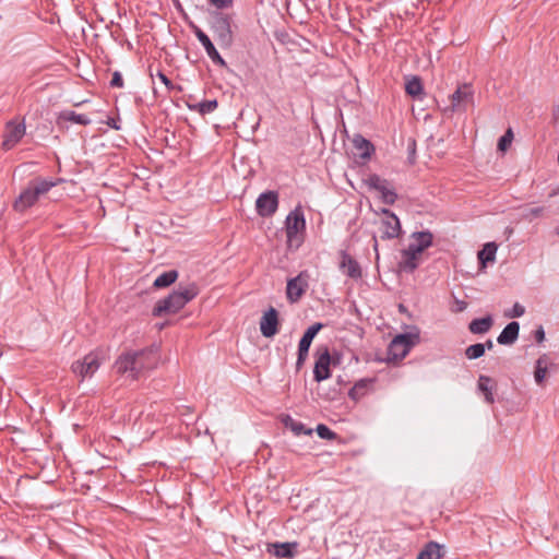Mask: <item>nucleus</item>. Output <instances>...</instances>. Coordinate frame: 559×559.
Here are the masks:
<instances>
[{
    "mask_svg": "<svg viewBox=\"0 0 559 559\" xmlns=\"http://www.w3.org/2000/svg\"><path fill=\"white\" fill-rule=\"evenodd\" d=\"M298 544L293 543H269L266 550L276 558L292 559L297 554Z\"/></svg>",
    "mask_w": 559,
    "mask_h": 559,
    "instance_id": "nucleus-14",
    "label": "nucleus"
},
{
    "mask_svg": "<svg viewBox=\"0 0 559 559\" xmlns=\"http://www.w3.org/2000/svg\"><path fill=\"white\" fill-rule=\"evenodd\" d=\"M481 344H483V345H486V346H485V350H486V349H489V350H490V349H492V348H493V342H492L490 338H489V340H487L485 343H481Z\"/></svg>",
    "mask_w": 559,
    "mask_h": 559,
    "instance_id": "nucleus-50",
    "label": "nucleus"
},
{
    "mask_svg": "<svg viewBox=\"0 0 559 559\" xmlns=\"http://www.w3.org/2000/svg\"><path fill=\"white\" fill-rule=\"evenodd\" d=\"M452 296L454 299V307L451 308V311L455 313L463 312L467 308V301L459 299L454 294H452Z\"/></svg>",
    "mask_w": 559,
    "mask_h": 559,
    "instance_id": "nucleus-40",
    "label": "nucleus"
},
{
    "mask_svg": "<svg viewBox=\"0 0 559 559\" xmlns=\"http://www.w3.org/2000/svg\"><path fill=\"white\" fill-rule=\"evenodd\" d=\"M25 131L26 127L23 121L11 120L7 122L2 136V148L10 151L15 147L25 135Z\"/></svg>",
    "mask_w": 559,
    "mask_h": 559,
    "instance_id": "nucleus-8",
    "label": "nucleus"
},
{
    "mask_svg": "<svg viewBox=\"0 0 559 559\" xmlns=\"http://www.w3.org/2000/svg\"><path fill=\"white\" fill-rule=\"evenodd\" d=\"M154 283V286L157 287V288H162V287H167L169 286L170 284H173L174 282H153Z\"/></svg>",
    "mask_w": 559,
    "mask_h": 559,
    "instance_id": "nucleus-49",
    "label": "nucleus"
},
{
    "mask_svg": "<svg viewBox=\"0 0 559 559\" xmlns=\"http://www.w3.org/2000/svg\"><path fill=\"white\" fill-rule=\"evenodd\" d=\"M493 324V319L490 314L484 318H477L469 322L468 330L473 334H485Z\"/></svg>",
    "mask_w": 559,
    "mask_h": 559,
    "instance_id": "nucleus-23",
    "label": "nucleus"
},
{
    "mask_svg": "<svg viewBox=\"0 0 559 559\" xmlns=\"http://www.w3.org/2000/svg\"><path fill=\"white\" fill-rule=\"evenodd\" d=\"M535 338L538 343L543 342L544 338H545V331L543 329V326H539L536 331H535Z\"/></svg>",
    "mask_w": 559,
    "mask_h": 559,
    "instance_id": "nucleus-47",
    "label": "nucleus"
},
{
    "mask_svg": "<svg viewBox=\"0 0 559 559\" xmlns=\"http://www.w3.org/2000/svg\"><path fill=\"white\" fill-rule=\"evenodd\" d=\"M352 144V154L356 163L365 164L371 158V155L374 152V147L370 141L357 134L353 138Z\"/></svg>",
    "mask_w": 559,
    "mask_h": 559,
    "instance_id": "nucleus-10",
    "label": "nucleus"
},
{
    "mask_svg": "<svg viewBox=\"0 0 559 559\" xmlns=\"http://www.w3.org/2000/svg\"><path fill=\"white\" fill-rule=\"evenodd\" d=\"M389 182L382 178H380L379 176L377 175H370L369 177H367L365 179V185L370 189V190H374L376 192H380L381 190L384 189V187L388 185Z\"/></svg>",
    "mask_w": 559,
    "mask_h": 559,
    "instance_id": "nucleus-29",
    "label": "nucleus"
},
{
    "mask_svg": "<svg viewBox=\"0 0 559 559\" xmlns=\"http://www.w3.org/2000/svg\"><path fill=\"white\" fill-rule=\"evenodd\" d=\"M280 319L275 308L270 307L261 317L260 331L264 337H273L278 332Z\"/></svg>",
    "mask_w": 559,
    "mask_h": 559,
    "instance_id": "nucleus-11",
    "label": "nucleus"
},
{
    "mask_svg": "<svg viewBox=\"0 0 559 559\" xmlns=\"http://www.w3.org/2000/svg\"><path fill=\"white\" fill-rule=\"evenodd\" d=\"M308 357V353L298 350L297 361H296V369L299 370L302 365L305 364L306 359Z\"/></svg>",
    "mask_w": 559,
    "mask_h": 559,
    "instance_id": "nucleus-43",
    "label": "nucleus"
},
{
    "mask_svg": "<svg viewBox=\"0 0 559 559\" xmlns=\"http://www.w3.org/2000/svg\"><path fill=\"white\" fill-rule=\"evenodd\" d=\"M441 557V547L435 542H429L418 554L417 559H440Z\"/></svg>",
    "mask_w": 559,
    "mask_h": 559,
    "instance_id": "nucleus-26",
    "label": "nucleus"
},
{
    "mask_svg": "<svg viewBox=\"0 0 559 559\" xmlns=\"http://www.w3.org/2000/svg\"><path fill=\"white\" fill-rule=\"evenodd\" d=\"M331 361L330 350L326 346L317 349L313 367V379L316 382H322L331 377Z\"/></svg>",
    "mask_w": 559,
    "mask_h": 559,
    "instance_id": "nucleus-9",
    "label": "nucleus"
},
{
    "mask_svg": "<svg viewBox=\"0 0 559 559\" xmlns=\"http://www.w3.org/2000/svg\"><path fill=\"white\" fill-rule=\"evenodd\" d=\"M421 254L415 253L414 250L407 247L402 253L399 266L402 271H413L419 263Z\"/></svg>",
    "mask_w": 559,
    "mask_h": 559,
    "instance_id": "nucleus-19",
    "label": "nucleus"
},
{
    "mask_svg": "<svg viewBox=\"0 0 559 559\" xmlns=\"http://www.w3.org/2000/svg\"><path fill=\"white\" fill-rule=\"evenodd\" d=\"M178 276L179 274L176 270H170L158 274L155 280H177Z\"/></svg>",
    "mask_w": 559,
    "mask_h": 559,
    "instance_id": "nucleus-42",
    "label": "nucleus"
},
{
    "mask_svg": "<svg viewBox=\"0 0 559 559\" xmlns=\"http://www.w3.org/2000/svg\"><path fill=\"white\" fill-rule=\"evenodd\" d=\"M450 105L443 109L444 114L465 111L474 102V91L469 84H461L453 94L449 96Z\"/></svg>",
    "mask_w": 559,
    "mask_h": 559,
    "instance_id": "nucleus-7",
    "label": "nucleus"
},
{
    "mask_svg": "<svg viewBox=\"0 0 559 559\" xmlns=\"http://www.w3.org/2000/svg\"><path fill=\"white\" fill-rule=\"evenodd\" d=\"M421 254L415 253L414 250L407 247L402 253L399 266L402 271H413L419 263Z\"/></svg>",
    "mask_w": 559,
    "mask_h": 559,
    "instance_id": "nucleus-20",
    "label": "nucleus"
},
{
    "mask_svg": "<svg viewBox=\"0 0 559 559\" xmlns=\"http://www.w3.org/2000/svg\"><path fill=\"white\" fill-rule=\"evenodd\" d=\"M545 210L546 209L544 206L531 207L523 213L522 217L525 221L532 222L534 218L543 216Z\"/></svg>",
    "mask_w": 559,
    "mask_h": 559,
    "instance_id": "nucleus-35",
    "label": "nucleus"
},
{
    "mask_svg": "<svg viewBox=\"0 0 559 559\" xmlns=\"http://www.w3.org/2000/svg\"><path fill=\"white\" fill-rule=\"evenodd\" d=\"M485 346L486 345H483L481 343H476V344L469 345L465 349V356L471 360L478 359L481 356H484Z\"/></svg>",
    "mask_w": 559,
    "mask_h": 559,
    "instance_id": "nucleus-33",
    "label": "nucleus"
},
{
    "mask_svg": "<svg viewBox=\"0 0 559 559\" xmlns=\"http://www.w3.org/2000/svg\"><path fill=\"white\" fill-rule=\"evenodd\" d=\"M323 328V324L320 322H317L312 325H310L301 336L299 344H298V350L309 353V348L311 346V343L316 335L319 333V331Z\"/></svg>",
    "mask_w": 559,
    "mask_h": 559,
    "instance_id": "nucleus-21",
    "label": "nucleus"
},
{
    "mask_svg": "<svg viewBox=\"0 0 559 559\" xmlns=\"http://www.w3.org/2000/svg\"><path fill=\"white\" fill-rule=\"evenodd\" d=\"M373 248H374V251L377 252L378 251V240L376 237H373Z\"/></svg>",
    "mask_w": 559,
    "mask_h": 559,
    "instance_id": "nucleus-51",
    "label": "nucleus"
},
{
    "mask_svg": "<svg viewBox=\"0 0 559 559\" xmlns=\"http://www.w3.org/2000/svg\"><path fill=\"white\" fill-rule=\"evenodd\" d=\"M257 211L261 216H271L275 213L278 206L277 194L273 191L260 194L257 202Z\"/></svg>",
    "mask_w": 559,
    "mask_h": 559,
    "instance_id": "nucleus-13",
    "label": "nucleus"
},
{
    "mask_svg": "<svg viewBox=\"0 0 559 559\" xmlns=\"http://www.w3.org/2000/svg\"><path fill=\"white\" fill-rule=\"evenodd\" d=\"M520 324L516 321L508 323L497 337L500 345H512L519 337Z\"/></svg>",
    "mask_w": 559,
    "mask_h": 559,
    "instance_id": "nucleus-17",
    "label": "nucleus"
},
{
    "mask_svg": "<svg viewBox=\"0 0 559 559\" xmlns=\"http://www.w3.org/2000/svg\"><path fill=\"white\" fill-rule=\"evenodd\" d=\"M525 313V308L519 304V302H515L512 307V309H510L509 311H507L504 313V316L507 318H520L522 317L523 314Z\"/></svg>",
    "mask_w": 559,
    "mask_h": 559,
    "instance_id": "nucleus-39",
    "label": "nucleus"
},
{
    "mask_svg": "<svg viewBox=\"0 0 559 559\" xmlns=\"http://www.w3.org/2000/svg\"><path fill=\"white\" fill-rule=\"evenodd\" d=\"M217 8H227L231 0H210Z\"/></svg>",
    "mask_w": 559,
    "mask_h": 559,
    "instance_id": "nucleus-46",
    "label": "nucleus"
},
{
    "mask_svg": "<svg viewBox=\"0 0 559 559\" xmlns=\"http://www.w3.org/2000/svg\"><path fill=\"white\" fill-rule=\"evenodd\" d=\"M513 138H514L513 131H512L511 128H509L506 131V133L499 139V141H498V150L501 151V152H506L510 147V145H511V143L513 141Z\"/></svg>",
    "mask_w": 559,
    "mask_h": 559,
    "instance_id": "nucleus-34",
    "label": "nucleus"
},
{
    "mask_svg": "<svg viewBox=\"0 0 559 559\" xmlns=\"http://www.w3.org/2000/svg\"><path fill=\"white\" fill-rule=\"evenodd\" d=\"M490 382H491V379L487 376H479L478 378V389L480 392L484 393L485 395V401L488 403V404H493L495 402V397H493V394H492V390L490 388Z\"/></svg>",
    "mask_w": 559,
    "mask_h": 559,
    "instance_id": "nucleus-27",
    "label": "nucleus"
},
{
    "mask_svg": "<svg viewBox=\"0 0 559 559\" xmlns=\"http://www.w3.org/2000/svg\"><path fill=\"white\" fill-rule=\"evenodd\" d=\"M547 373V362L545 358L540 357L536 361L534 378L537 384H542Z\"/></svg>",
    "mask_w": 559,
    "mask_h": 559,
    "instance_id": "nucleus-32",
    "label": "nucleus"
},
{
    "mask_svg": "<svg viewBox=\"0 0 559 559\" xmlns=\"http://www.w3.org/2000/svg\"><path fill=\"white\" fill-rule=\"evenodd\" d=\"M466 289L467 290L465 292V295H464V297L466 299H469V300H479L480 299V296L476 290H474L473 288H468V287Z\"/></svg>",
    "mask_w": 559,
    "mask_h": 559,
    "instance_id": "nucleus-45",
    "label": "nucleus"
},
{
    "mask_svg": "<svg viewBox=\"0 0 559 559\" xmlns=\"http://www.w3.org/2000/svg\"><path fill=\"white\" fill-rule=\"evenodd\" d=\"M556 234L559 236V225L556 228Z\"/></svg>",
    "mask_w": 559,
    "mask_h": 559,
    "instance_id": "nucleus-52",
    "label": "nucleus"
},
{
    "mask_svg": "<svg viewBox=\"0 0 559 559\" xmlns=\"http://www.w3.org/2000/svg\"><path fill=\"white\" fill-rule=\"evenodd\" d=\"M379 195L381 197L382 201L386 204H393L396 200V193L389 183L384 187L383 190L379 192Z\"/></svg>",
    "mask_w": 559,
    "mask_h": 559,
    "instance_id": "nucleus-36",
    "label": "nucleus"
},
{
    "mask_svg": "<svg viewBox=\"0 0 559 559\" xmlns=\"http://www.w3.org/2000/svg\"><path fill=\"white\" fill-rule=\"evenodd\" d=\"M60 121H70L78 124H88L90 119L85 115L76 114L74 111H63L59 116Z\"/></svg>",
    "mask_w": 559,
    "mask_h": 559,
    "instance_id": "nucleus-28",
    "label": "nucleus"
},
{
    "mask_svg": "<svg viewBox=\"0 0 559 559\" xmlns=\"http://www.w3.org/2000/svg\"><path fill=\"white\" fill-rule=\"evenodd\" d=\"M420 342V335L416 333H402L393 337L388 346L386 360H402L411 352V349Z\"/></svg>",
    "mask_w": 559,
    "mask_h": 559,
    "instance_id": "nucleus-6",
    "label": "nucleus"
},
{
    "mask_svg": "<svg viewBox=\"0 0 559 559\" xmlns=\"http://www.w3.org/2000/svg\"><path fill=\"white\" fill-rule=\"evenodd\" d=\"M158 78L166 86H170V81L164 73L159 72Z\"/></svg>",
    "mask_w": 559,
    "mask_h": 559,
    "instance_id": "nucleus-48",
    "label": "nucleus"
},
{
    "mask_svg": "<svg viewBox=\"0 0 559 559\" xmlns=\"http://www.w3.org/2000/svg\"><path fill=\"white\" fill-rule=\"evenodd\" d=\"M158 360V347L152 345L121 353L114 364V369L118 374H128L132 380H136L144 371L156 368Z\"/></svg>",
    "mask_w": 559,
    "mask_h": 559,
    "instance_id": "nucleus-1",
    "label": "nucleus"
},
{
    "mask_svg": "<svg viewBox=\"0 0 559 559\" xmlns=\"http://www.w3.org/2000/svg\"><path fill=\"white\" fill-rule=\"evenodd\" d=\"M110 84L116 87H122L123 80L119 72L114 73Z\"/></svg>",
    "mask_w": 559,
    "mask_h": 559,
    "instance_id": "nucleus-44",
    "label": "nucleus"
},
{
    "mask_svg": "<svg viewBox=\"0 0 559 559\" xmlns=\"http://www.w3.org/2000/svg\"><path fill=\"white\" fill-rule=\"evenodd\" d=\"M199 293L194 284L189 287L177 290L157 301L153 308L154 317H162L166 313H176L182 309L190 300H192Z\"/></svg>",
    "mask_w": 559,
    "mask_h": 559,
    "instance_id": "nucleus-3",
    "label": "nucleus"
},
{
    "mask_svg": "<svg viewBox=\"0 0 559 559\" xmlns=\"http://www.w3.org/2000/svg\"><path fill=\"white\" fill-rule=\"evenodd\" d=\"M109 360V348L98 346L87 353L82 359L72 362L71 371L80 382L92 378L103 364Z\"/></svg>",
    "mask_w": 559,
    "mask_h": 559,
    "instance_id": "nucleus-2",
    "label": "nucleus"
},
{
    "mask_svg": "<svg viewBox=\"0 0 559 559\" xmlns=\"http://www.w3.org/2000/svg\"><path fill=\"white\" fill-rule=\"evenodd\" d=\"M198 108V111L202 115L210 114L214 111L217 108V100H205L195 106Z\"/></svg>",
    "mask_w": 559,
    "mask_h": 559,
    "instance_id": "nucleus-38",
    "label": "nucleus"
},
{
    "mask_svg": "<svg viewBox=\"0 0 559 559\" xmlns=\"http://www.w3.org/2000/svg\"><path fill=\"white\" fill-rule=\"evenodd\" d=\"M195 36L198 37L199 41L202 44L204 49L206 50V53L209 57L214 61L219 63L221 66H225L224 59L221 57L214 45L212 44L209 36L203 33L201 29L195 31Z\"/></svg>",
    "mask_w": 559,
    "mask_h": 559,
    "instance_id": "nucleus-18",
    "label": "nucleus"
},
{
    "mask_svg": "<svg viewBox=\"0 0 559 559\" xmlns=\"http://www.w3.org/2000/svg\"><path fill=\"white\" fill-rule=\"evenodd\" d=\"M286 236L289 249H297L304 242L306 221L300 206L295 207L286 217Z\"/></svg>",
    "mask_w": 559,
    "mask_h": 559,
    "instance_id": "nucleus-4",
    "label": "nucleus"
},
{
    "mask_svg": "<svg viewBox=\"0 0 559 559\" xmlns=\"http://www.w3.org/2000/svg\"><path fill=\"white\" fill-rule=\"evenodd\" d=\"M432 243V235L429 231L414 233L411 236L408 248L415 253L423 254V252Z\"/></svg>",
    "mask_w": 559,
    "mask_h": 559,
    "instance_id": "nucleus-16",
    "label": "nucleus"
},
{
    "mask_svg": "<svg viewBox=\"0 0 559 559\" xmlns=\"http://www.w3.org/2000/svg\"><path fill=\"white\" fill-rule=\"evenodd\" d=\"M405 90L407 94L413 97L420 96L423 94V85L420 80L417 76L408 79L405 84Z\"/></svg>",
    "mask_w": 559,
    "mask_h": 559,
    "instance_id": "nucleus-30",
    "label": "nucleus"
},
{
    "mask_svg": "<svg viewBox=\"0 0 559 559\" xmlns=\"http://www.w3.org/2000/svg\"><path fill=\"white\" fill-rule=\"evenodd\" d=\"M497 250L498 245L496 242H487L484 245L483 249L478 251L477 258L483 269H485L488 263H492L496 260Z\"/></svg>",
    "mask_w": 559,
    "mask_h": 559,
    "instance_id": "nucleus-22",
    "label": "nucleus"
},
{
    "mask_svg": "<svg viewBox=\"0 0 559 559\" xmlns=\"http://www.w3.org/2000/svg\"><path fill=\"white\" fill-rule=\"evenodd\" d=\"M316 431L324 440H334L336 438V433L324 424H319Z\"/></svg>",
    "mask_w": 559,
    "mask_h": 559,
    "instance_id": "nucleus-37",
    "label": "nucleus"
},
{
    "mask_svg": "<svg viewBox=\"0 0 559 559\" xmlns=\"http://www.w3.org/2000/svg\"><path fill=\"white\" fill-rule=\"evenodd\" d=\"M338 265L342 274L345 276L358 278L362 275L361 267L358 262L346 253H342Z\"/></svg>",
    "mask_w": 559,
    "mask_h": 559,
    "instance_id": "nucleus-15",
    "label": "nucleus"
},
{
    "mask_svg": "<svg viewBox=\"0 0 559 559\" xmlns=\"http://www.w3.org/2000/svg\"><path fill=\"white\" fill-rule=\"evenodd\" d=\"M283 424L286 428L290 429L296 436L312 433V429H308L302 423L295 420L289 415H286L283 418Z\"/></svg>",
    "mask_w": 559,
    "mask_h": 559,
    "instance_id": "nucleus-25",
    "label": "nucleus"
},
{
    "mask_svg": "<svg viewBox=\"0 0 559 559\" xmlns=\"http://www.w3.org/2000/svg\"><path fill=\"white\" fill-rule=\"evenodd\" d=\"M218 29H219V37L225 41H229V39H230L229 25L225 21H222L218 25Z\"/></svg>",
    "mask_w": 559,
    "mask_h": 559,
    "instance_id": "nucleus-41",
    "label": "nucleus"
},
{
    "mask_svg": "<svg viewBox=\"0 0 559 559\" xmlns=\"http://www.w3.org/2000/svg\"><path fill=\"white\" fill-rule=\"evenodd\" d=\"M383 218L381 221V238H395L401 233L400 219L389 210H383Z\"/></svg>",
    "mask_w": 559,
    "mask_h": 559,
    "instance_id": "nucleus-12",
    "label": "nucleus"
},
{
    "mask_svg": "<svg viewBox=\"0 0 559 559\" xmlns=\"http://www.w3.org/2000/svg\"><path fill=\"white\" fill-rule=\"evenodd\" d=\"M56 183L53 181L38 180L29 186L15 200L13 207L19 212H24L33 206L38 199L47 193Z\"/></svg>",
    "mask_w": 559,
    "mask_h": 559,
    "instance_id": "nucleus-5",
    "label": "nucleus"
},
{
    "mask_svg": "<svg viewBox=\"0 0 559 559\" xmlns=\"http://www.w3.org/2000/svg\"><path fill=\"white\" fill-rule=\"evenodd\" d=\"M367 381L366 380H359L355 383V385L349 390L348 396L354 400L358 401L360 397H362L366 393L367 389Z\"/></svg>",
    "mask_w": 559,
    "mask_h": 559,
    "instance_id": "nucleus-31",
    "label": "nucleus"
},
{
    "mask_svg": "<svg viewBox=\"0 0 559 559\" xmlns=\"http://www.w3.org/2000/svg\"><path fill=\"white\" fill-rule=\"evenodd\" d=\"M307 282H287L286 294L290 302H296L306 292Z\"/></svg>",
    "mask_w": 559,
    "mask_h": 559,
    "instance_id": "nucleus-24",
    "label": "nucleus"
}]
</instances>
